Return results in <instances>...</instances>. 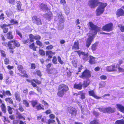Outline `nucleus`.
Returning a JSON list of instances; mask_svg holds the SVG:
<instances>
[{
	"label": "nucleus",
	"mask_w": 124,
	"mask_h": 124,
	"mask_svg": "<svg viewBox=\"0 0 124 124\" xmlns=\"http://www.w3.org/2000/svg\"><path fill=\"white\" fill-rule=\"evenodd\" d=\"M89 24V29L91 31H94L93 34L92 36H90L86 40V46L87 48L89 47L93 41L95 35L98 31H100V28L96 25H94L92 22H90Z\"/></svg>",
	"instance_id": "f257e3e1"
},
{
	"label": "nucleus",
	"mask_w": 124,
	"mask_h": 124,
	"mask_svg": "<svg viewBox=\"0 0 124 124\" xmlns=\"http://www.w3.org/2000/svg\"><path fill=\"white\" fill-rule=\"evenodd\" d=\"M2 44L4 46L8 47L9 49V52L10 53L13 54L15 52L14 49L15 47H18L20 46V43L15 39L10 40L8 42L4 41L2 43Z\"/></svg>",
	"instance_id": "f03ea898"
},
{
	"label": "nucleus",
	"mask_w": 124,
	"mask_h": 124,
	"mask_svg": "<svg viewBox=\"0 0 124 124\" xmlns=\"http://www.w3.org/2000/svg\"><path fill=\"white\" fill-rule=\"evenodd\" d=\"M69 90V88L68 86L65 84H61L58 87L57 95L59 97H62Z\"/></svg>",
	"instance_id": "7ed1b4c3"
},
{
	"label": "nucleus",
	"mask_w": 124,
	"mask_h": 124,
	"mask_svg": "<svg viewBox=\"0 0 124 124\" xmlns=\"http://www.w3.org/2000/svg\"><path fill=\"white\" fill-rule=\"evenodd\" d=\"M89 3L91 7L93 8L99 5L98 8H105L107 5V3L100 2L98 0H90Z\"/></svg>",
	"instance_id": "20e7f679"
},
{
	"label": "nucleus",
	"mask_w": 124,
	"mask_h": 124,
	"mask_svg": "<svg viewBox=\"0 0 124 124\" xmlns=\"http://www.w3.org/2000/svg\"><path fill=\"white\" fill-rule=\"evenodd\" d=\"M91 71L87 69L85 70L81 73L79 77L83 79H87L91 77Z\"/></svg>",
	"instance_id": "39448f33"
},
{
	"label": "nucleus",
	"mask_w": 124,
	"mask_h": 124,
	"mask_svg": "<svg viewBox=\"0 0 124 124\" xmlns=\"http://www.w3.org/2000/svg\"><path fill=\"white\" fill-rule=\"evenodd\" d=\"M67 110L72 117H75L77 114V110L73 107H68L67 108Z\"/></svg>",
	"instance_id": "423d86ee"
},
{
	"label": "nucleus",
	"mask_w": 124,
	"mask_h": 124,
	"mask_svg": "<svg viewBox=\"0 0 124 124\" xmlns=\"http://www.w3.org/2000/svg\"><path fill=\"white\" fill-rule=\"evenodd\" d=\"M74 51L77 52L79 57H80L81 55H82L83 56L82 59L83 60L85 61L87 60L88 56V53H85V52L82 51L80 50Z\"/></svg>",
	"instance_id": "0eeeda50"
},
{
	"label": "nucleus",
	"mask_w": 124,
	"mask_h": 124,
	"mask_svg": "<svg viewBox=\"0 0 124 124\" xmlns=\"http://www.w3.org/2000/svg\"><path fill=\"white\" fill-rule=\"evenodd\" d=\"M17 69L18 71L20 72L21 73L23 74V75H21V76L23 78H28L29 76L28 74L26 73V71L23 70V66L21 65H18L17 67Z\"/></svg>",
	"instance_id": "6e6552de"
},
{
	"label": "nucleus",
	"mask_w": 124,
	"mask_h": 124,
	"mask_svg": "<svg viewBox=\"0 0 124 124\" xmlns=\"http://www.w3.org/2000/svg\"><path fill=\"white\" fill-rule=\"evenodd\" d=\"M113 24L112 23H109L103 26L102 29L103 31L109 32L112 31L113 30Z\"/></svg>",
	"instance_id": "1a4fd4ad"
},
{
	"label": "nucleus",
	"mask_w": 124,
	"mask_h": 124,
	"mask_svg": "<svg viewBox=\"0 0 124 124\" xmlns=\"http://www.w3.org/2000/svg\"><path fill=\"white\" fill-rule=\"evenodd\" d=\"M32 20L33 23L37 25H41L42 24L41 19L36 16H32Z\"/></svg>",
	"instance_id": "9d476101"
},
{
	"label": "nucleus",
	"mask_w": 124,
	"mask_h": 124,
	"mask_svg": "<svg viewBox=\"0 0 124 124\" xmlns=\"http://www.w3.org/2000/svg\"><path fill=\"white\" fill-rule=\"evenodd\" d=\"M26 80L29 83H31V85L34 88H36V90L39 92H40L41 91V89L38 86L37 84L33 82V79L30 80L28 79H26Z\"/></svg>",
	"instance_id": "9b49d317"
},
{
	"label": "nucleus",
	"mask_w": 124,
	"mask_h": 124,
	"mask_svg": "<svg viewBox=\"0 0 124 124\" xmlns=\"http://www.w3.org/2000/svg\"><path fill=\"white\" fill-rule=\"evenodd\" d=\"M106 70L108 72H111L116 71L117 69L115 64H112L109 66H108L107 67Z\"/></svg>",
	"instance_id": "f8f14e48"
},
{
	"label": "nucleus",
	"mask_w": 124,
	"mask_h": 124,
	"mask_svg": "<svg viewBox=\"0 0 124 124\" xmlns=\"http://www.w3.org/2000/svg\"><path fill=\"white\" fill-rule=\"evenodd\" d=\"M53 14L51 12L49 11L48 12L45 14L44 16L46 19L50 21L53 18Z\"/></svg>",
	"instance_id": "ddd939ff"
},
{
	"label": "nucleus",
	"mask_w": 124,
	"mask_h": 124,
	"mask_svg": "<svg viewBox=\"0 0 124 124\" xmlns=\"http://www.w3.org/2000/svg\"><path fill=\"white\" fill-rule=\"evenodd\" d=\"M11 25L10 24L7 25L6 24H4L0 26V27L2 29L3 33H5L8 32V29L7 27L10 26Z\"/></svg>",
	"instance_id": "4468645a"
},
{
	"label": "nucleus",
	"mask_w": 124,
	"mask_h": 124,
	"mask_svg": "<svg viewBox=\"0 0 124 124\" xmlns=\"http://www.w3.org/2000/svg\"><path fill=\"white\" fill-rule=\"evenodd\" d=\"M29 35L31 38V41L33 42L34 41V39L37 40H39L41 38V37L39 35H36L35 36L32 34H30Z\"/></svg>",
	"instance_id": "2eb2a0df"
},
{
	"label": "nucleus",
	"mask_w": 124,
	"mask_h": 124,
	"mask_svg": "<svg viewBox=\"0 0 124 124\" xmlns=\"http://www.w3.org/2000/svg\"><path fill=\"white\" fill-rule=\"evenodd\" d=\"M88 93L90 96H92L96 99H98L101 98V97L97 96L95 95L93 90L89 91Z\"/></svg>",
	"instance_id": "dca6fc26"
},
{
	"label": "nucleus",
	"mask_w": 124,
	"mask_h": 124,
	"mask_svg": "<svg viewBox=\"0 0 124 124\" xmlns=\"http://www.w3.org/2000/svg\"><path fill=\"white\" fill-rule=\"evenodd\" d=\"M116 15L118 17L124 16V11L121 8H119L117 10Z\"/></svg>",
	"instance_id": "f3484780"
},
{
	"label": "nucleus",
	"mask_w": 124,
	"mask_h": 124,
	"mask_svg": "<svg viewBox=\"0 0 124 124\" xmlns=\"http://www.w3.org/2000/svg\"><path fill=\"white\" fill-rule=\"evenodd\" d=\"M82 83L80 82L78 84L75 83L74 85L73 88H74L78 90H81L82 88Z\"/></svg>",
	"instance_id": "a211bd4d"
},
{
	"label": "nucleus",
	"mask_w": 124,
	"mask_h": 124,
	"mask_svg": "<svg viewBox=\"0 0 124 124\" xmlns=\"http://www.w3.org/2000/svg\"><path fill=\"white\" fill-rule=\"evenodd\" d=\"M79 44L78 41H75L74 43V44L72 47V50H78L79 49Z\"/></svg>",
	"instance_id": "6ab92c4d"
},
{
	"label": "nucleus",
	"mask_w": 124,
	"mask_h": 124,
	"mask_svg": "<svg viewBox=\"0 0 124 124\" xmlns=\"http://www.w3.org/2000/svg\"><path fill=\"white\" fill-rule=\"evenodd\" d=\"M29 39L28 38L26 40H23L22 41V42L24 44L26 45H29L31 42H33L31 41V38L29 35Z\"/></svg>",
	"instance_id": "aec40b11"
},
{
	"label": "nucleus",
	"mask_w": 124,
	"mask_h": 124,
	"mask_svg": "<svg viewBox=\"0 0 124 124\" xmlns=\"http://www.w3.org/2000/svg\"><path fill=\"white\" fill-rule=\"evenodd\" d=\"M54 52H53L51 50H48L46 52V55L48 56L49 59H51L52 58V55L54 54Z\"/></svg>",
	"instance_id": "412c9836"
},
{
	"label": "nucleus",
	"mask_w": 124,
	"mask_h": 124,
	"mask_svg": "<svg viewBox=\"0 0 124 124\" xmlns=\"http://www.w3.org/2000/svg\"><path fill=\"white\" fill-rule=\"evenodd\" d=\"M33 73L34 76H37L40 77H41L42 75L41 71L39 70H36Z\"/></svg>",
	"instance_id": "4be33fe9"
},
{
	"label": "nucleus",
	"mask_w": 124,
	"mask_h": 124,
	"mask_svg": "<svg viewBox=\"0 0 124 124\" xmlns=\"http://www.w3.org/2000/svg\"><path fill=\"white\" fill-rule=\"evenodd\" d=\"M46 71L48 74H54L56 72V70L54 68H52L46 69Z\"/></svg>",
	"instance_id": "5701e85b"
},
{
	"label": "nucleus",
	"mask_w": 124,
	"mask_h": 124,
	"mask_svg": "<svg viewBox=\"0 0 124 124\" xmlns=\"http://www.w3.org/2000/svg\"><path fill=\"white\" fill-rule=\"evenodd\" d=\"M95 58L92 56H89V62L91 64H94L96 63Z\"/></svg>",
	"instance_id": "b1692460"
},
{
	"label": "nucleus",
	"mask_w": 124,
	"mask_h": 124,
	"mask_svg": "<svg viewBox=\"0 0 124 124\" xmlns=\"http://www.w3.org/2000/svg\"><path fill=\"white\" fill-rule=\"evenodd\" d=\"M104 8H97L96 10V15L97 16L100 15L104 11Z\"/></svg>",
	"instance_id": "393cba45"
},
{
	"label": "nucleus",
	"mask_w": 124,
	"mask_h": 124,
	"mask_svg": "<svg viewBox=\"0 0 124 124\" xmlns=\"http://www.w3.org/2000/svg\"><path fill=\"white\" fill-rule=\"evenodd\" d=\"M14 95L16 99L18 102H20L21 99L20 97V94L19 93L17 92L15 93Z\"/></svg>",
	"instance_id": "a878e982"
},
{
	"label": "nucleus",
	"mask_w": 124,
	"mask_h": 124,
	"mask_svg": "<svg viewBox=\"0 0 124 124\" xmlns=\"http://www.w3.org/2000/svg\"><path fill=\"white\" fill-rule=\"evenodd\" d=\"M90 82L87 80H85L83 81L82 84V87L85 88L87 87L90 84Z\"/></svg>",
	"instance_id": "bb28decb"
},
{
	"label": "nucleus",
	"mask_w": 124,
	"mask_h": 124,
	"mask_svg": "<svg viewBox=\"0 0 124 124\" xmlns=\"http://www.w3.org/2000/svg\"><path fill=\"white\" fill-rule=\"evenodd\" d=\"M7 38L8 39H12L14 38L12 31H9L8 32L7 34Z\"/></svg>",
	"instance_id": "cd10ccee"
},
{
	"label": "nucleus",
	"mask_w": 124,
	"mask_h": 124,
	"mask_svg": "<svg viewBox=\"0 0 124 124\" xmlns=\"http://www.w3.org/2000/svg\"><path fill=\"white\" fill-rule=\"evenodd\" d=\"M116 106L117 109L119 111L124 113V106L121 105L119 104H116Z\"/></svg>",
	"instance_id": "c85d7f7f"
},
{
	"label": "nucleus",
	"mask_w": 124,
	"mask_h": 124,
	"mask_svg": "<svg viewBox=\"0 0 124 124\" xmlns=\"http://www.w3.org/2000/svg\"><path fill=\"white\" fill-rule=\"evenodd\" d=\"M98 43V42H96L92 44L91 46V48L93 51H94L96 50Z\"/></svg>",
	"instance_id": "c756f323"
},
{
	"label": "nucleus",
	"mask_w": 124,
	"mask_h": 124,
	"mask_svg": "<svg viewBox=\"0 0 124 124\" xmlns=\"http://www.w3.org/2000/svg\"><path fill=\"white\" fill-rule=\"evenodd\" d=\"M16 111V114L17 115V118L19 119H21L25 120V118L17 110Z\"/></svg>",
	"instance_id": "7c9ffc66"
},
{
	"label": "nucleus",
	"mask_w": 124,
	"mask_h": 124,
	"mask_svg": "<svg viewBox=\"0 0 124 124\" xmlns=\"http://www.w3.org/2000/svg\"><path fill=\"white\" fill-rule=\"evenodd\" d=\"M29 47L30 48L32 49L34 51H36V50L37 46H35L34 43L33 42L32 44H30Z\"/></svg>",
	"instance_id": "2f4dec72"
},
{
	"label": "nucleus",
	"mask_w": 124,
	"mask_h": 124,
	"mask_svg": "<svg viewBox=\"0 0 124 124\" xmlns=\"http://www.w3.org/2000/svg\"><path fill=\"white\" fill-rule=\"evenodd\" d=\"M5 101L7 102H8L9 104L12 105L13 104V101L12 99L10 97L6 98L5 99Z\"/></svg>",
	"instance_id": "473e14b6"
},
{
	"label": "nucleus",
	"mask_w": 124,
	"mask_h": 124,
	"mask_svg": "<svg viewBox=\"0 0 124 124\" xmlns=\"http://www.w3.org/2000/svg\"><path fill=\"white\" fill-rule=\"evenodd\" d=\"M1 110L2 112L4 113L6 112V108L5 105L3 103H2L0 106Z\"/></svg>",
	"instance_id": "72a5a7b5"
},
{
	"label": "nucleus",
	"mask_w": 124,
	"mask_h": 124,
	"mask_svg": "<svg viewBox=\"0 0 124 124\" xmlns=\"http://www.w3.org/2000/svg\"><path fill=\"white\" fill-rule=\"evenodd\" d=\"M89 124H101L98 120L94 119L91 121Z\"/></svg>",
	"instance_id": "f704fd0d"
},
{
	"label": "nucleus",
	"mask_w": 124,
	"mask_h": 124,
	"mask_svg": "<svg viewBox=\"0 0 124 124\" xmlns=\"http://www.w3.org/2000/svg\"><path fill=\"white\" fill-rule=\"evenodd\" d=\"M108 114H110L115 112L116 111L115 108H112L110 107H108Z\"/></svg>",
	"instance_id": "c9c22d12"
},
{
	"label": "nucleus",
	"mask_w": 124,
	"mask_h": 124,
	"mask_svg": "<svg viewBox=\"0 0 124 124\" xmlns=\"http://www.w3.org/2000/svg\"><path fill=\"white\" fill-rule=\"evenodd\" d=\"M80 94V98L82 99H84L85 98V94L84 93H82V91H80L78 92V93L76 94V95H78Z\"/></svg>",
	"instance_id": "e433bc0d"
},
{
	"label": "nucleus",
	"mask_w": 124,
	"mask_h": 124,
	"mask_svg": "<svg viewBox=\"0 0 124 124\" xmlns=\"http://www.w3.org/2000/svg\"><path fill=\"white\" fill-rule=\"evenodd\" d=\"M116 68L117 67L118 71L119 72H123L124 71V69L123 68L120 67L119 65L117 64L116 65Z\"/></svg>",
	"instance_id": "4c0bfd02"
},
{
	"label": "nucleus",
	"mask_w": 124,
	"mask_h": 124,
	"mask_svg": "<svg viewBox=\"0 0 124 124\" xmlns=\"http://www.w3.org/2000/svg\"><path fill=\"white\" fill-rule=\"evenodd\" d=\"M36 108L38 110L44 109L43 106H41V104H39L38 105L36 106Z\"/></svg>",
	"instance_id": "58836bf2"
},
{
	"label": "nucleus",
	"mask_w": 124,
	"mask_h": 124,
	"mask_svg": "<svg viewBox=\"0 0 124 124\" xmlns=\"http://www.w3.org/2000/svg\"><path fill=\"white\" fill-rule=\"evenodd\" d=\"M7 110L9 114L11 115L13 113V111L12 109L13 108L9 106H7Z\"/></svg>",
	"instance_id": "ea45409f"
},
{
	"label": "nucleus",
	"mask_w": 124,
	"mask_h": 124,
	"mask_svg": "<svg viewBox=\"0 0 124 124\" xmlns=\"http://www.w3.org/2000/svg\"><path fill=\"white\" fill-rule=\"evenodd\" d=\"M31 104L33 107H34L38 104L37 100H32L31 101Z\"/></svg>",
	"instance_id": "a19ab883"
},
{
	"label": "nucleus",
	"mask_w": 124,
	"mask_h": 124,
	"mask_svg": "<svg viewBox=\"0 0 124 124\" xmlns=\"http://www.w3.org/2000/svg\"><path fill=\"white\" fill-rule=\"evenodd\" d=\"M33 82H34V83L38 85H39L41 84V82L40 81L38 80L37 79H33Z\"/></svg>",
	"instance_id": "79ce46f5"
},
{
	"label": "nucleus",
	"mask_w": 124,
	"mask_h": 124,
	"mask_svg": "<svg viewBox=\"0 0 124 124\" xmlns=\"http://www.w3.org/2000/svg\"><path fill=\"white\" fill-rule=\"evenodd\" d=\"M115 124H124V120L122 119L118 120L115 122Z\"/></svg>",
	"instance_id": "37998d69"
},
{
	"label": "nucleus",
	"mask_w": 124,
	"mask_h": 124,
	"mask_svg": "<svg viewBox=\"0 0 124 124\" xmlns=\"http://www.w3.org/2000/svg\"><path fill=\"white\" fill-rule=\"evenodd\" d=\"M23 104H24L25 106L26 107H29V103L28 101L25 99L23 100Z\"/></svg>",
	"instance_id": "c03bdc74"
},
{
	"label": "nucleus",
	"mask_w": 124,
	"mask_h": 124,
	"mask_svg": "<svg viewBox=\"0 0 124 124\" xmlns=\"http://www.w3.org/2000/svg\"><path fill=\"white\" fill-rule=\"evenodd\" d=\"M71 63L73 66L75 68L77 67V60L75 59L73 60L71 62Z\"/></svg>",
	"instance_id": "a18cd8bd"
},
{
	"label": "nucleus",
	"mask_w": 124,
	"mask_h": 124,
	"mask_svg": "<svg viewBox=\"0 0 124 124\" xmlns=\"http://www.w3.org/2000/svg\"><path fill=\"white\" fill-rule=\"evenodd\" d=\"M118 27L122 32H124V26L122 24H119L118 25Z\"/></svg>",
	"instance_id": "49530a36"
},
{
	"label": "nucleus",
	"mask_w": 124,
	"mask_h": 124,
	"mask_svg": "<svg viewBox=\"0 0 124 124\" xmlns=\"http://www.w3.org/2000/svg\"><path fill=\"white\" fill-rule=\"evenodd\" d=\"M0 51L1 56L4 58H5L6 57V55L5 52L2 50H0Z\"/></svg>",
	"instance_id": "de8ad7c7"
},
{
	"label": "nucleus",
	"mask_w": 124,
	"mask_h": 124,
	"mask_svg": "<svg viewBox=\"0 0 124 124\" xmlns=\"http://www.w3.org/2000/svg\"><path fill=\"white\" fill-rule=\"evenodd\" d=\"M4 64L5 65H8L10 63V61L8 58H6L4 60Z\"/></svg>",
	"instance_id": "09e8293b"
},
{
	"label": "nucleus",
	"mask_w": 124,
	"mask_h": 124,
	"mask_svg": "<svg viewBox=\"0 0 124 124\" xmlns=\"http://www.w3.org/2000/svg\"><path fill=\"white\" fill-rule=\"evenodd\" d=\"M10 22L11 24V25H14L17 24H18V22L17 21H15L13 19H11L10 21Z\"/></svg>",
	"instance_id": "8fccbe9b"
},
{
	"label": "nucleus",
	"mask_w": 124,
	"mask_h": 124,
	"mask_svg": "<svg viewBox=\"0 0 124 124\" xmlns=\"http://www.w3.org/2000/svg\"><path fill=\"white\" fill-rule=\"evenodd\" d=\"M106 83L105 82L102 81L100 83L99 85L100 88H102L105 86Z\"/></svg>",
	"instance_id": "3c124183"
},
{
	"label": "nucleus",
	"mask_w": 124,
	"mask_h": 124,
	"mask_svg": "<svg viewBox=\"0 0 124 124\" xmlns=\"http://www.w3.org/2000/svg\"><path fill=\"white\" fill-rule=\"evenodd\" d=\"M39 53L42 56H44L45 55V53L43 49H40L39 50Z\"/></svg>",
	"instance_id": "603ef678"
},
{
	"label": "nucleus",
	"mask_w": 124,
	"mask_h": 124,
	"mask_svg": "<svg viewBox=\"0 0 124 124\" xmlns=\"http://www.w3.org/2000/svg\"><path fill=\"white\" fill-rule=\"evenodd\" d=\"M36 43L37 45L40 47H42L43 44L42 42L39 40H37L36 41Z\"/></svg>",
	"instance_id": "864d4df0"
},
{
	"label": "nucleus",
	"mask_w": 124,
	"mask_h": 124,
	"mask_svg": "<svg viewBox=\"0 0 124 124\" xmlns=\"http://www.w3.org/2000/svg\"><path fill=\"white\" fill-rule=\"evenodd\" d=\"M4 94L8 96H11L12 94L10 91L9 90H7L6 91H4Z\"/></svg>",
	"instance_id": "5fc2aeb1"
},
{
	"label": "nucleus",
	"mask_w": 124,
	"mask_h": 124,
	"mask_svg": "<svg viewBox=\"0 0 124 124\" xmlns=\"http://www.w3.org/2000/svg\"><path fill=\"white\" fill-rule=\"evenodd\" d=\"M52 61L53 63L54 64H57V59L56 56H54L53 57Z\"/></svg>",
	"instance_id": "6e6d98bb"
},
{
	"label": "nucleus",
	"mask_w": 124,
	"mask_h": 124,
	"mask_svg": "<svg viewBox=\"0 0 124 124\" xmlns=\"http://www.w3.org/2000/svg\"><path fill=\"white\" fill-rule=\"evenodd\" d=\"M31 67L30 69L31 70H34L36 67V65L35 63H31Z\"/></svg>",
	"instance_id": "4d7b16f0"
},
{
	"label": "nucleus",
	"mask_w": 124,
	"mask_h": 124,
	"mask_svg": "<svg viewBox=\"0 0 124 124\" xmlns=\"http://www.w3.org/2000/svg\"><path fill=\"white\" fill-rule=\"evenodd\" d=\"M57 59L58 62L61 64H63L64 63L63 61L61 60V58L59 56L57 57Z\"/></svg>",
	"instance_id": "13d9d810"
},
{
	"label": "nucleus",
	"mask_w": 124,
	"mask_h": 124,
	"mask_svg": "<svg viewBox=\"0 0 124 124\" xmlns=\"http://www.w3.org/2000/svg\"><path fill=\"white\" fill-rule=\"evenodd\" d=\"M55 121L54 120L49 119L48 120V122H46V124H50L52 123H53L55 122Z\"/></svg>",
	"instance_id": "bf43d9fd"
},
{
	"label": "nucleus",
	"mask_w": 124,
	"mask_h": 124,
	"mask_svg": "<svg viewBox=\"0 0 124 124\" xmlns=\"http://www.w3.org/2000/svg\"><path fill=\"white\" fill-rule=\"evenodd\" d=\"M41 102L42 104H43L45 106H46V107L47 108L49 106L48 104L47 103L46 101L44 100L41 101Z\"/></svg>",
	"instance_id": "052dcab7"
},
{
	"label": "nucleus",
	"mask_w": 124,
	"mask_h": 124,
	"mask_svg": "<svg viewBox=\"0 0 124 124\" xmlns=\"http://www.w3.org/2000/svg\"><path fill=\"white\" fill-rule=\"evenodd\" d=\"M17 3L16 5L17 8H21L22 6L21 2L20 1H17Z\"/></svg>",
	"instance_id": "680f3d73"
},
{
	"label": "nucleus",
	"mask_w": 124,
	"mask_h": 124,
	"mask_svg": "<svg viewBox=\"0 0 124 124\" xmlns=\"http://www.w3.org/2000/svg\"><path fill=\"white\" fill-rule=\"evenodd\" d=\"M53 48V46L52 45L47 46L46 47V49L48 50L52 49Z\"/></svg>",
	"instance_id": "e2e57ef3"
},
{
	"label": "nucleus",
	"mask_w": 124,
	"mask_h": 124,
	"mask_svg": "<svg viewBox=\"0 0 124 124\" xmlns=\"http://www.w3.org/2000/svg\"><path fill=\"white\" fill-rule=\"evenodd\" d=\"M7 68L9 70H11L13 69L14 68V67L13 66H11L9 65H8L6 66Z\"/></svg>",
	"instance_id": "0e129e2a"
},
{
	"label": "nucleus",
	"mask_w": 124,
	"mask_h": 124,
	"mask_svg": "<svg viewBox=\"0 0 124 124\" xmlns=\"http://www.w3.org/2000/svg\"><path fill=\"white\" fill-rule=\"evenodd\" d=\"M40 6L41 8H47L46 5L45 4L41 3L40 4Z\"/></svg>",
	"instance_id": "69168bd1"
},
{
	"label": "nucleus",
	"mask_w": 124,
	"mask_h": 124,
	"mask_svg": "<svg viewBox=\"0 0 124 124\" xmlns=\"http://www.w3.org/2000/svg\"><path fill=\"white\" fill-rule=\"evenodd\" d=\"M100 78V79L102 80H105L107 78L106 76L104 75H102L101 76Z\"/></svg>",
	"instance_id": "338daca9"
},
{
	"label": "nucleus",
	"mask_w": 124,
	"mask_h": 124,
	"mask_svg": "<svg viewBox=\"0 0 124 124\" xmlns=\"http://www.w3.org/2000/svg\"><path fill=\"white\" fill-rule=\"evenodd\" d=\"M49 117L50 119H53L55 118V116L53 114H51L49 115Z\"/></svg>",
	"instance_id": "774afa93"
}]
</instances>
